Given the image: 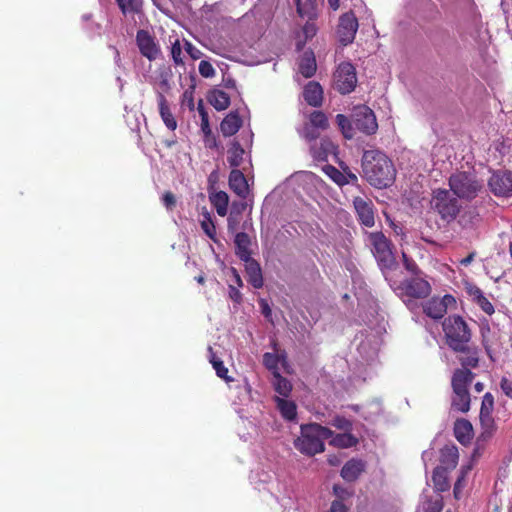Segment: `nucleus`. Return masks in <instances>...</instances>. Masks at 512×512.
<instances>
[{
  "instance_id": "nucleus-42",
  "label": "nucleus",
  "mask_w": 512,
  "mask_h": 512,
  "mask_svg": "<svg viewBox=\"0 0 512 512\" xmlns=\"http://www.w3.org/2000/svg\"><path fill=\"white\" fill-rule=\"evenodd\" d=\"M201 228L210 239H212V240L215 239L216 228H215L214 222L211 218V215L208 212L203 214V220L201 221Z\"/></svg>"
},
{
  "instance_id": "nucleus-13",
  "label": "nucleus",
  "mask_w": 512,
  "mask_h": 512,
  "mask_svg": "<svg viewBox=\"0 0 512 512\" xmlns=\"http://www.w3.org/2000/svg\"><path fill=\"white\" fill-rule=\"evenodd\" d=\"M136 44L141 55L149 61H154L161 53L156 39L149 31L140 29L136 34Z\"/></svg>"
},
{
  "instance_id": "nucleus-14",
  "label": "nucleus",
  "mask_w": 512,
  "mask_h": 512,
  "mask_svg": "<svg viewBox=\"0 0 512 512\" xmlns=\"http://www.w3.org/2000/svg\"><path fill=\"white\" fill-rule=\"evenodd\" d=\"M455 303V298L450 294H446L442 298L432 297L423 304V311L428 317L437 320L443 318L448 307Z\"/></svg>"
},
{
  "instance_id": "nucleus-64",
  "label": "nucleus",
  "mask_w": 512,
  "mask_h": 512,
  "mask_svg": "<svg viewBox=\"0 0 512 512\" xmlns=\"http://www.w3.org/2000/svg\"><path fill=\"white\" fill-rule=\"evenodd\" d=\"M260 307H261L262 314L266 318L271 316V309H270L268 303L265 300H261L260 301Z\"/></svg>"
},
{
  "instance_id": "nucleus-32",
  "label": "nucleus",
  "mask_w": 512,
  "mask_h": 512,
  "mask_svg": "<svg viewBox=\"0 0 512 512\" xmlns=\"http://www.w3.org/2000/svg\"><path fill=\"white\" fill-rule=\"evenodd\" d=\"M210 104L217 110L223 111L230 105V96L223 90L215 89L208 96Z\"/></svg>"
},
{
  "instance_id": "nucleus-61",
  "label": "nucleus",
  "mask_w": 512,
  "mask_h": 512,
  "mask_svg": "<svg viewBox=\"0 0 512 512\" xmlns=\"http://www.w3.org/2000/svg\"><path fill=\"white\" fill-rule=\"evenodd\" d=\"M344 179L346 180V184L352 183L356 184L358 182V178L356 174L351 172L348 168H344Z\"/></svg>"
},
{
  "instance_id": "nucleus-33",
  "label": "nucleus",
  "mask_w": 512,
  "mask_h": 512,
  "mask_svg": "<svg viewBox=\"0 0 512 512\" xmlns=\"http://www.w3.org/2000/svg\"><path fill=\"white\" fill-rule=\"evenodd\" d=\"M432 481L437 492H445L449 490L450 483L448 480V471L442 467H436L432 474Z\"/></svg>"
},
{
  "instance_id": "nucleus-12",
  "label": "nucleus",
  "mask_w": 512,
  "mask_h": 512,
  "mask_svg": "<svg viewBox=\"0 0 512 512\" xmlns=\"http://www.w3.org/2000/svg\"><path fill=\"white\" fill-rule=\"evenodd\" d=\"M358 27V19L354 12L349 11L340 16L337 34L343 46H347L354 41Z\"/></svg>"
},
{
  "instance_id": "nucleus-5",
  "label": "nucleus",
  "mask_w": 512,
  "mask_h": 512,
  "mask_svg": "<svg viewBox=\"0 0 512 512\" xmlns=\"http://www.w3.org/2000/svg\"><path fill=\"white\" fill-rule=\"evenodd\" d=\"M430 203L431 208L447 223L454 221L462 208L459 200L449 190L441 188L433 190Z\"/></svg>"
},
{
  "instance_id": "nucleus-49",
  "label": "nucleus",
  "mask_w": 512,
  "mask_h": 512,
  "mask_svg": "<svg viewBox=\"0 0 512 512\" xmlns=\"http://www.w3.org/2000/svg\"><path fill=\"white\" fill-rule=\"evenodd\" d=\"M235 210H236V203L233 202L229 217L227 219V222H228L227 228H228V232L236 234L241 217L235 215Z\"/></svg>"
},
{
  "instance_id": "nucleus-55",
  "label": "nucleus",
  "mask_w": 512,
  "mask_h": 512,
  "mask_svg": "<svg viewBox=\"0 0 512 512\" xmlns=\"http://www.w3.org/2000/svg\"><path fill=\"white\" fill-rule=\"evenodd\" d=\"M162 203L166 207L167 210L172 211L176 206V197L171 191H166L162 195Z\"/></svg>"
},
{
  "instance_id": "nucleus-40",
  "label": "nucleus",
  "mask_w": 512,
  "mask_h": 512,
  "mask_svg": "<svg viewBox=\"0 0 512 512\" xmlns=\"http://www.w3.org/2000/svg\"><path fill=\"white\" fill-rule=\"evenodd\" d=\"M444 507L443 497L437 494L428 498L424 503V512H441Z\"/></svg>"
},
{
  "instance_id": "nucleus-59",
  "label": "nucleus",
  "mask_w": 512,
  "mask_h": 512,
  "mask_svg": "<svg viewBox=\"0 0 512 512\" xmlns=\"http://www.w3.org/2000/svg\"><path fill=\"white\" fill-rule=\"evenodd\" d=\"M480 422L485 429H490L494 426V419L492 414H480Z\"/></svg>"
},
{
  "instance_id": "nucleus-60",
  "label": "nucleus",
  "mask_w": 512,
  "mask_h": 512,
  "mask_svg": "<svg viewBox=\"0 0 512 512\" xmlns=\"http://www.w3.org/2000/svg\"><path fill=\"white\" fill-rule=\"evenodd\" d=\"M330 512H348V509L342 500H334L331 504Z\"/></svg>"
},
{
  "instance_id": "nucleus-56",
  "label": "nucleus",
  "mask_w": 512,
  "mask_h": 512,
  "mask_svg": "<svg viewBox=\"0 0 512 512\" xmlns=\"http://www.w3.org/2000/svg\"><path fill=\"white\" fill-rule=\"evenodd\" d=\"M184 48L193 60L201 58L202 52L198 48H196L191 42L185 41Z\"/></svg>"
},
{
  "instance_id": "nucleus-46",
  "label": "nucleus",
  "mask_w": 512,
  "mask_h": 512,
  "mask_svg": "<svg viewBox=\"0 0 512 512\" xmlns=\"http://www.w3.org/2000/svg\"><path fill=\"white\" fill-rule=\"evenodd\" d=\"M320 132H321V130L312 126L310 123L306 122L303 126L301 136L305 140L311 142V141L316 140L320 136Z\"/></svg>"
},
{
  "instance_id": "nucleus-35",
  "label": "nucleus",
  "mask_w": 512,
  "mask_h": 512,
  "mask_svg": "<svg viewBox=\"0 0 512 512\" xmlns=\"http://www.w3.org/2000/svg\"><path fill=\"white\" fill-rule=\"evenodd\" d=\"M273 387L275 389V391L283 396V397H288L291 390H292V385L290 383V381L288 379H286L285 377H283L279 372H275L274 375H273Z\"/></svg>"
},
{
  "instance_id": "nucleus-2",
  "label": "nucleus",
  "mask_w": 512,
  "mask_h": 512,
  "mask_svg": "<svg viewBox=\"0 0 512 512\" xmlns=\"http://www.w3.org/2000/svg\"><path fill=\"white\" fill-rule=\"evenodd\" d=\"M333 436V431L318 423L302 424L300 435L294 439V447L301 454L314 456L325 450L324 440Z\"/></svg>"
},
{
  "instance_id": "nucleus-51",
  "label": "nucleus",
  "mask_w": 512,
  "mask_h": 512,
  "mask_svg": "<svg viewBox=\"0 0 512 512\" xmlns=\"http://www.w3.org/2000/svg\"><path fill=\"white\" fill-rule=\"evenodd\" d=\"M212 366L219 378L225 380L227 383H230L234 380L232 377L228 376V369L225 367L222 360L213 361Z\"/></svg>"
},
{
  "instance_id": "nucleus-25",
  "label": "nucleus",
  "mask_w": 512,
  "mask_h": 512,
  "mask_svg": "<svg viewBox=\"0 0 512 512\" xmlns=\"http://www.w3.org/2000/svg\"><path fill=\"white\" fill-rule=\"evenodd\" d=\"M459 452L455 445H446L440 451V463L447 471L454 469L458 464Z\"/></svg>"
},
{
  "instance_id": "nucleus-54",
  "label": "nucleus",
  "mask_w": 512,
  "mask_h": 512,
  "mask_svg": "<svg viewBox=\"0 0 512 512\" xmlns=\"http://www.w3.org/2000/svg\"><path fill=\"white\" fill-rule=\"evenodd\" d=\"M199 73L205 78H211L215 75V69L209 61L202 60L199 63Z\"/></svg>"
},
{
  "instance_id": "nucleus-62",
  "label": "nucleus",
  "mask_w": 512,
  "mask_h": 512,
  "mask_svg": "<svg viewBox=\"0 0 512 512\" xmlns=\"http://www.w3.org/2000/svg\"><path fill=\"white\" fill-rule=\"evenodd\" d=\"M201 130L206 136L211 134L209 115L205 116V118H201Z\"/></svg>"
},
{
  "instance_id": "nucleus-16",
  "label": "nucleus",
  "mask_w": 512,
  "mask_h": 512,
  "mask_svg": "<svg viewBox=\"0 0 512 512\" xmlns=\"http://www.w3.org/2000/svg\"><path fill=\"white\" fill-rule=\"evenodd\" d=\"M456 353H460L458 360L462 365L460 370H470L477 368L479 365V349L477 346H471L469 344L464 345L463 350H454Z\"/></svg>"
},
{
  "instance_id": "nucleus-24",
  "label": "nucleus",
  "mask_w": 512,
  "mask_h": 512,
  "mask_svg": "<svg viewBox=\"0 0 512 512\" xmlns=\"http://www.w3.org/2000/svg\"><path fill=\"white\" fill-rule=\"evenodd\" d=\"M454 436L463 445H467L473 438L472 424L466 419H458L454 423Z\"/></svg>"
},
{
  "instance_id": "nucleus-19",
  "label": "nucleus",
  "mask_w": 512,
  "mask_h": 512,
  "mask_svg": "<svg viewBox=\"0 0 512 512\" xmlns=\"http://www.w3.org/2000/svg\"><path fill=\"white\" fill-rule=\"evenodd\" d=\"M305 102L312 107L318 108L323 104V89L316 81L308 82L303 89Z\"/></svg>"
},
{
  "instance_id": "nucleus-9",
  "label": "nucleus",
  "mask_w": 512,
  "mask_h": 512,
  "mask_svg": "<svg viewBox=\"0 0 512 512\" xmlns=\"http://www.w3.org/2000/svg\"><path fill=\"white\" fill-rule=\"evenodd\" d=\"M357 84L356 69L349 62H342L334 73L335 89L345 95L354 91Z\"/></svg>"
},
{
  "instance_id": "nucleus-39",
  "label": "nucleus",
  "mask_w": 512,
  "mask_h": 512,
  "mask_svg": "<svg viewBox=\"0 0 512 512\" xmlns=\"http://www.w3.org/2000/svg\"><path fill=\"white\" fill-rule=\"evenodd\" d=\"M336 122L341 129L343 135L347 139H351L354 136V124L352 122V119H348L343 114H337L336 116Z\"/></svg>"
},
{
  "instance_id": "nucleus-45",
  "label": "nucleus",
  "mask_w": 512,
  "mask_h": 512,
  "mask_svg": "<svg viewBox=\"0 0 512 512\" xmlns=\"http://www.w3.org/2000/svg\"><path fill=\"white\" fill-rule=\"evenodd\" d=\"M403 265L405 269L412 274V276L424 275L423 271L419 268L417 263L406 253H402Z\"/></svg>"
},
{
  "instance_id": "nucleus-38",
  "label": "nucleus",
  "mask_w": 512,
  "mask_h": 512,
  "mask_svg": "<svg viewBox=\"0 0 512 512\" xmlns=\"http://www.w3.org/2000/svg\"><path fill=\"white\" fill-rule=\"evenodd\" d=\"M295 2L299 16H307L311 19L315 15L316 0H295Z\"/></svg>"
},
{
  "instance_id": "nucleus-31",
  "label": "nucleus",
  "mask_w": 512,
  "mask_h": 512,
  "mask_svg": "<svg viewBox=\"0 0 512 512\" xmlns=\"http://www.w3.org/2000/svg\"><path fill=\"white\" fill-rule=\"evenodd\" d=\"M227 153L228 163L233 169H237L241 166L244 160L245 150L237 140L232 141Z\"/></svg>"
},
{
  "instance_id": "nucleus-3",
  "label": "nucleus",
  "mask_w": 512,
  "mask_h": 512,
  "mask_svg": "<svg viewBox=\"0 0 512 512\" xmlns=\"http://www.w3.org/2000/svg\"><path fill=\"white\" fill-rule=\"evenodd\" d=\"M445 341L451 350H463L469 344L472 332L468 323L459 315H450L442 323Z\"/></svg>"
},
{
  "instance_id": "nucleus-58",
  "label": "nucleus",
  "mask_w": 512,
  "mask_h": 512,
  "mask_svg": "<svg viewBox=\"0 0 512 512\" xmlns=\"http://www.w3.org/2000/svg\"><path fill=\"white\" fill-rule=\"evenodd\" d=\"M500 387H501V390L503 391V393L507 397L512 399V381H510L506 377H502V379L500 381Z\"/></svg>"
},
{
  "instance_id": "nucleus-34",
  "label": "nucleus",
  "mask_w": 512,
  "mask_h": 512,
  "mask_svg": "<svg viewBox=\"0 0 512 512\" xmlns=\"http://www.w3.org/2000/svg\"><path fill=\"white\" fill-rule=\"evenodd\" d=\"M210 202L215 207L219 216L224 217L227 214L229 197L224 191H218L210 195Z\"/></svg>"
},
{
  "instance_id": "nucleus-52",
  "label": "nucleus",
  "mask_w": 512,
  "mask_h": 512,
  "mask_svg": "<svg viewBox=\"0 0 512 512\" xmlns=\"http://www.w3.org/2000/svg\"><path fill=\"white\" fill-rule=\"evenodd\" d=\"M331 425L339 430L350 432L352 430V422L344 416H336L332 419Z\"/></svg>"
},
{
  "instance_id": "nucleus-23",
  "label": "nucleus",
  "mask_w": 512,
  "mask_h": 512,
  "mask_svg": "<svg viewBox=\"0 0 512 512\" xmlns=\"http://www.w3.org/2000/svg\"><path fill=\"white\" fill-rule=\"evenodd\" d=\"M336 150L333 142L328 138H322L319 144H314L310 147L312 157L316 161H327L330 154H334Z\"/></svg>"
},
{
  "instance_id": "nucleus-36",
  "label": "nucleus",
  "mask_w": 512,
  "mask_h": 512,
  "mask_svg": "<svg viewBox=\"0 0 512 512\" xmlns=\"http://www.w3.org/2000/svg\"><path fill=\"white\" fill-rule=\"evenodd\" d=\"M121 12L127 14H139L142 11L143 0H116Z\"/></svg>"
},
{
  "instance_id": "nucleus-1",
  "label": "nucleus",
  "mask_w": 512,
  "mask_h": 512,
  "mask_svg": "<svg viewBox=\"0 0 512 512\" xmlns=\"http://www.w3.org/2000/svg\"><path fill=\"white\" fill-rule=\"evenodd\" d=\"M362 173L366 181L378 189L391 186L396 178V169L392 160L380 150L364 151Z\"/></svg>"
},
{
  "instance_id": "nucleus-44",
  "label": "nucleus",
  "mask_w": 512,
  "mask_h": 512,
  "mask_svg": "<svg viewBox=\"0 0 512 512\" xmlns=\"http://www.w3.org/2000/svg\"><path fill=\"white\" fill-rule=\"evenodd\" d=\"M316 32H317V28H316L315 23L310 22V21L306 22V24L302 28V33L304 35V40L297 42V49L298 50L302 49V47L305 44V42L308 39H311L312 37H314L316 35Z\"/></svg>"
},
{
  "instance_id": "nucleus-27",
  "label": "nucleus",
  "mask_w": 512,
  "mask_h": 512,
  "mask_svg": "<svg viewBox=\"0 0 512 512\" xmlns=\"http://www.w3.org/2000/svg\"><path fill=\"white\" fill-rule=\"evenodd\" d=\"M317 69L316 59L313 51H305L300 58L299 72L305 78H311Z\"/></svg>"
},
{
  "instance_id": "nucleus-37",
  "label": "nucleus",
  "mask_w": 512,
  "mask_h": 512,
  "mask_svg": "<svg viewBox=\"0 0 512 512\" xmlns=\"http://www.w3.org/2000/svg\"><path fill=\"white\" fill-rule=\"evenodd\" d=\"M308 123L321 131H325L329 128L328 117L320 110H314L310 113Z\"/></svg>"
},
{
  "instance_id": "nucleus-29",
  "label": "nucleus",
  "mask_w": 512,
  "mask_h": 512,
  "mask_svg": "<svg viewBox=\"0 0 512 512\" xmlns=\"http://www.w3.org/2000/svg\"><path fill=\"white\" fill-rule=\"evenodd\" d=\"M329 439H330L329 444L331 446L341 448V449L355 447L359 442L358 439L354 435H352L350 432L339 433V434H335L333 432V436L330 437Z\"/></svg>"
},
{
  "instance_id": "nucleus-11",
  "label": "nucleus",
  "mask_w": 512,
  "mask_h": 512,
  "mask_svg": "<svg viewBox=\"0 0 512 512\" xmlns=\"http://www.w3.org/2000/svg\"><path fill=\"white\" fill-rule=\"evenodd\" d=\"M488 186L497 197L509 198L512 196V171L498 170L492 173Z\"/></svg>"
},
{
  "instance_id": "nucleus-47",
  "label": "nucleus",
  "mask_w": 512,
  "mask_h": 512,
  "mask_svg": "<svg viewBox=\"0 0 512 512\" xmlns=\"http://www.w3.org/2000/svg\"><path fill=\"white\" fill-rule=\"evenodd\" d=\"M471 470L470 466L463 467L461 469L460 476L458 477L457 481L454 484L453 494L456 499H460L461 497V491L464 487V481L466 478L467 473Z\"/></svg>"
},
{
  "instance_id": "nucleus-57",
  "label": "nucleus",
  "mask_w": 512,
  "mask_h": 512,
  "mask_svg": "<svg viewBox=\"0 0 512 512\" xmlns=\"http://www.w3.org/2000/svg\"><path fill=\"white\" fill-rule=\"evenodd\" d=\"M240 287H236L234 284H229V297L235 303H240L242 301V294L239 291Z\"/></svg>"
},
{
  "instance_id": "nucleus-17",
  "label": "nucleus",
  "mask_w": 512,
  "mask_h": 512,
  "mask_svg": "<svg viewBox=\"0 0 512 512\" xmlns=\"http://www.w3.org/2000/svg\"><path fill=\"white\" fill-rule=\"evenodd\" d=\"M466 291L471 300L477 304L484 313L490 316L495 313L494 305L478 286L470 284L466 287Z\"/></svg>"
},
{
  "instance_id": "nucleus-43",
  "label": "nucleus",
  "mask_w": 512,
  "mask_h": 512,
  "mask_svg": "<svg viewBox=\"0 0 512 512\" xmlns=\"http://www.w3.org/2000/svg\"><path fill=\"white\" fill-rule=\"evenodd\" d=\"M279 357L277 354L266 352L263 355V365L274 375L275 372H279L278 370Z\"/></svg>"
},
{
  "instance_id": "nucleus-10",
  "label": "nucleus",
  "mask_w": 512,
  "mask_h": 512,
  "mask_svg": "<svg viewBox=\"0 0 512 512\" xmlns=\"http://www.w3.org/2000/svg\"><path fill=\"white\" fill-rule=\"evenodd\" d=\"M351 117L355 129L366 135L376 133L378 129L376 116L368 106L359 105L354 107Z\"/></svg>"
},
{
  "instance_id": "nucleus-7",
  "label": "nucleus",
  "mask_w": 512,
  "mask_h": 512,
  "mask_svg": "<svg viewBox=\"0 0 512 512\" xmlns=\"http://www.w3.org/2000/svg\"><path fill=\"white\" fill-rule=\"evenodd\" d=\"M372 252L382 269H391L395 265L391 241L382 232L369 234Z\"/></svg>"
},
{
  "instance_id": "nucleus-6",
  "label": "nucleus",
  "mask_w": 512,
  "mask_h": 512,
  "mask_svg": "<svg viewBox=\"0 0 512 512\" xmlns=\"http://www.w3.org/2000/svg\"><path fill=\"white\" fill-rule=\"evenodd\" d=\"M449 187L458 198L472 200L482 189V184L472 173L457 172L449 177Z\"/></svg>"
},
{
  "instance_id": "nucleus-22",
  "label": "nucleus",
  "mask_w": 512,
  "mask_h": 512,
  "mask_svg": "<svg viewBox=\"0 0 512 512\" xmlns=\"http://www.w3.org/2000/svg\"><path fill=\"white\" fill-rule=\"evenodd\" d=\"M243 121L238 112H230L220 123V131L224 137L235 135L242 127Z\"/></svg>"
},
{
  "instance_id": "nucleus-28",
  "label": "nucleus",
  "mask_w": 512,
  "mask_h": 512,
  "mask_svg": "<svg viewBox=\"0 0 512 512\" xmlns=\"http://www.w3.org/2000/svg\"><path fill=\"white\" fill-rule=\"evenodd\" d=\"M234 243L236 246V255L242 260V259H248L251 257L250 252V237L245 232H237L235 234Z\"/></svg>"
},
{
  "instance_id": "nucleus-50",
  "label": "nucleus",
  "mask_w": 512,
  "mask_h": 512,
  "mask_svg": "<svg viewBox=\"0 0 512 512\" xmlns=\"http://www.w3.org/2000/svg\"><path fill=\"white\" fill-rule=\"evenodd\" d=\"M494 409V397L490 392L484 394L480 414H492Z\"/></svg>"
},
{
  "instance_id": "nucleus-8",
  "label": "nucleus",
  "mask_w": 512,
  "mask_h": 512,
  "mask_svg": "<svg viewBox=\"0 0 512 512\" xmlns=\"http://www.w3.org/2000/svg\"><path fill=\"white\" fill-rule=\"evenodd\" d=\"M399 290L402 296L409 299H425L431 294L432 287L424 274L404 279L399 285Z\"/></svg>"
},
{
  "instance_id": "nucleus-15",
  "label": "nucleus",
  "mask_w": 512,
  "mask_h": 512,
  "mask_svg": "<svg viewBox=\"0 0 512 512\" xmlns=\"http://www.w3.org/2000/svg\"><path fill=\"white\" fill-rule=\"evenodd\" d=\"M353 206L361 225L367 228H371L375 225L374 204L370 199L360 196L354 197Z\"/></svg>"
},
{
  "instance_id": "nucleus-4",
  "label": "nucleus",
  "mask_w": 512,
  "mask_h": 512,
  "mask_svg": "<svg viewBox=\"0 0 512 512\" xmlns=\"http://www.w3.org/2000/svg\"><path fill=\"white\" fill-rule=\"evenodd\" d=\"M475 378L470 370L456 369L451 378L453 396L451 406L454 410L466 413L470 410L471 396L469 386Z\"/></svg>"
},
{
  "instance_id": "nucleus-26",
  "label": "nucleus",
  "mask_w": 512,
  "mask_h": 512,
  "mask_svg": "<svg viewBox=\"0 0 512 512\" xmlns=\"http://www.w3.org/2000/svg\"><path fill=\"white\" fill-rule=\"evenodd\" d=\"M158 106L161 119L165 126L171 131L176 130L177 121L170 110L166 97L162 93L158 94Z\"/></svg>"
},
{
  "instance_id": "nucleus-41",
  "label": "nucleus",
  "mask_w": 512,
  "mask_h": 512,
  "mask_svg": "<svg viewBox=\"0 0 512 512\" xmlns=\"http://www.w3.org/2000/svg\"><path fill=\"white\" fill-rule=\"evenodd\" d=\"M323 171L337 185H339V186L346 185V180L344 179V173L341 172L340 170H338L336 167L328 164L323 167Z\"/></svg>"
},
{
  "instance_id": "nucleus-63",
  "label": "nucleus",
  "mask_w": 512,
  "mask_h": 512,
  "mask_svg": "<svg viewBox=\"0 0 512 512\" xmlns=\"http://www.w3.org/2000/svg\"><path fill=\"white\" fill-rule=\"evenodd\" d=\"M231 274H232V282L236 287H242L243 281L238 273V271L235 268H231Z\"/></svg>"
},
{
  "instance_id": "nucleus-48",
  "label": "nucleus",
  "mask_w": 512,
  "mask_h": 512,
  "mask_svg": "<svg viewBox=\"0 0 512 512\" xmlns=\"http://www.w3.org/2000/svg\"><path fill=\"white\" fill-rule=\"evenodd\" d=\"M490 332V325L488 321H485V323L481 326V336H482V345L486 351L487 356L493 360L492 356V346L487 338V333Z\"/></svg>"
},
{
  "instance_id": "nucleus-20",
  "label": "nucleus",
  "mask_w": 512,
  "mask_h": 512,
  "mask_svg": "<svg viewBox=\"0 0 512 512\" xmlns=\"http://www.w3.org/2000/svg\"><path fill=\"white\" fill-rule=\"evenodd\" d=\"M229 187L235 194L243 199H245L249 193L246 177L239 169H232L230 172Z\"/></svg>"
},
{
  "instance_id": "nucleus-30",
  "label": "nucleus",
  "mask_w": 512,
  "mask_h": 512,
  "mask_svg": "<svg viewBox=\"0 0 512 512\" xmlns=\"http://www.w3.org/2000/svg\"><path fill=\"white\" fill-rule=\"evenodd\" d=\"M275 402L281 416L287 421H294L297 418V406L295 402L284 398L276 397Z\"/></svg>"
},
{
  "instance_id": "nucleus-18",
  "label": "nucleus",
  "mask_w": 512,
  "mask_h": 512,
  "mask_svg": "<svg viewBox=\"0 0 512 512\" xmlns=\"http://www.w3.org/2000/svg\"><path fill=\"white\" fill-rule=\"evenodd\" d=\"M366 463L361 459H350L341 469L340 475L346 482L356 481L365 471Z\"/></svg>"
},
{
  "instance_id": "nucleus-21",
  "label": "nucleus",
  "mask_w": 512,
  "mask_h": 512,
  "mask_svg": "<svg viewBox=\"0 0 512 512\" xmlns=\"http://www.w3.org/2000/svg\"><path fill=\"white\" fill-rule=\"evenodd\" d=\"M242 261L245 262V271L248 277V282L255 289L262 288L264 281L259 263L252 257H249L248 259H242Z\"/></svg>"
},
{
  "instance_id": "nucleus-53",
  "label": "nucleus",
  "mask_w": 512,
  "mask_h": 512,
  "mask_svg": "<svg viewBox=\"0 0 512 512\" xmlns=\"http://www.w3.org/2000/svg\"><path fill=\"white\" fill-rule=\"evenodd\" d=\"M182 47L180 44L179 39H176L171 46V56L176 65H183V59H182Z\"/></svg>"
}]
</instances>
